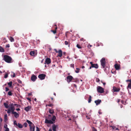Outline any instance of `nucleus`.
Masks as SVG:
<instances>
[{"mask_svg":"<svg viewBox=\"0 0 131 131\" xmlns=\"http://www.w3.org/2000/svg\"><path fill=\"white\" fill-rule=\"evenodd\" d=\"M3 59L6 62L10 63L11 62L12 58L8 56L5 55L4 56Z\"/></svg>","mask_w":131,"mask_h":131,"instance_id":"1","label":"nucleus"},{"mask_svg":"<svg viewBox=\"0 0 131 131\" xmlns=\"http://www.w3.org/2000/svg\"><path fill=\"white\" fill-rule=\"evenodd\" d=\"M101 64L103 68H104L105 67L106 61L105 58H102L100 60Z\"/></svg>","mask_w":131,"mask_h":131,"instance_id":"2","label":"nucleus"},{"mask_svg":"<svg viewBox=\"0 0 131 131\" xmlns=\"http://www.w3.org/2000/svg\"><path fill=\"white\" fill-rule=\"evenodd\" d=\"M97 91L100 93H102L104 92V91L103 88L100 86H98L97 87Z\"/></svg>","mask_w":131,"mask_h":131,"instance_id":"3","label":"nucleus"},{"mask_svg":"<svg viewBox=\"0 0 131 131\" xmlns=\"http://www.w3.org/2000/svg\"><path fill=\"white\" fill-rule=\"evenodd\" d=\"M67 82L68 83L71 82L72 80L74 79L73 77L70 75L68 76L67 77Z\"/></svg>","mask_w":131,"mask_h":131,"instance_id":"4","label":"nucleus"},{"mask_svg":"<svg viewBox=\"0 0 131 131\" xmlns=\"http://www.w3.org/2000/svg\"><path fill=\"white\" fill-rule=\"evenodd\" d=\"M46 75L44 74H41L39 75L38 78L41 80H43L46 77Z\"/></svg>","mask_w":131,"mask_h":131,"instance_id":"5","label":"nucleus"},{"mask_svg":"<svg viewBox=\"0 0 131 131\" xmlns=\"http://www.w3.org/2000/svg\"><path fill=\"white\" fill-rule=\"evenodd\" d=\"M13 104H10L9 105V106L10 107L9 108L10 109L12 113L15 112L14 111L15 110V108L14 106H13Z\"/></svg>","mask_w":131,"mask_h":131,"instance_id":"6","label":"nucleus"},{"mask_svg":"<svg viewBox=\"0 0 131 131\" xmlns=\"http://www.w3.org/2000/svg\"><path fill=\"white\" fill-rule=\"evenodd\" d=\"M120 90V88H116L115 86L113 87V90L114 92H118Z\"/></svg>","mask_w":131,"mask_h":131,"instance_id":"7","label":"nucleus"},{"mask_svg":"<svg viewBox=\"0 0 131 131\" xmlns=\"http://www.w3.org/2000/svg\"><path fill=\"white\" fill-rule=\"evenodd\" d=\"M51 62V60L49 58H47L45 60V64H48L50 63Z\"/></svg>","mask_w":131,"mask_h":131,"instance_id":"8","label":"nucleus"},{"mask_svg":"<svg viewBox=\"0 0 131 131\" xmlns=\"http://www.w3.org/2000/svg\"><path fill=\"white\" fill-rule=\"evenodd\" d=\"M37 78L36 76L34 74L32 75L31 77V80L33 81H35Z\"/></svg>","mask_w":131,"mask_h":131,"instance_id":"9","label":"nucleus"},{"mask_svg":"<svg viewBox=\"0 0 131 131\" xmlns=\"http://www.w3.org/2000/svg\"><path fill=\"white\" fill-rule=\"evenodd\" d=\"M45 123L47 124H53V122L51 120H48L47 119H46L45 120Z\"/></svg>","mask_w":131,"mask_h":131,"instance_id":"10","label":"nucleus"},{"mask_svg":"<svg viewBox=\"0 0 131 131\" xmlns=\"http://www.w3.org/2000/svg\"><path fill=\"white\" fill-rule=\"evenodd\" d=\"M31 107L30 106H29L25 107L24 110L26 112H28L30 110L31 108Z\"/></svg>","mask_w":131,"mask_h":131,"instance_id":"11","label":"nucleus"},{"mask_svg":"<svg viewBox=\"0 0 131 131\" xmlns=\"http://www.w3.org/2000/svg\"><path fill=\"white\" fill-rule=\"evenodd\" d=\"M114 67L116 70H118L120 69V67L119 65H118L117 64H116L114 65Z\"/></svg>","mask_w":131,"mask_h":131,"instance_id":"12","label":"nucleus"},{"mask_svg":"<svg viewBox=\"0 0 131 131\" xmlns=\"http://www.w3.org/2000/svg\"><path fill=\"white\" fill-rule=\"evenodd\" d=\"M94 102L96 103V105H98L101 102V100L98 99L95 101Z\"/></svg>","mask_w":131,"mask_h":131,"instance_id":"13","label":"nucleus"},{"mask_svg":"<svg viewBox=\"0 0 131 131\" xmlns=\"http://www.w3.org/2000/svg\"><path fill=\"white\" fill-rule=\"evenodd\" d=\"M58 56L61 57L62 56V52L61 50H59L58 51Z\"/></svg>","mask_w":131,"mask_h":131,"instance_id":"14","label":"nucleus"},{"mask_svg":"<svg viewBox=\"0 0 131 131\" xmlns=\"http://www.w3.org/2000/svg\"><path fill=\"white\" fill-rule=\"evenodd\" d=\"M12 114L14 115V116L16 118H18L19 116V114L17 113L16 112H15L12 113Z\"/></svg>","mask_w":131,"mask_h":131,"instance_id":"15","label":"nucleus"},{"mask_svg":"<svg viewBox=\"0 0 131 131\" xmlns=\"http://www.w3.org/2000/svg\"><path fill=\"white\" fill-rule=\"evenodd\" d=\"M26 122L29 124V126L30 127V128H31V126L32 125V124H34L32 122H31L30 121H29L28 120H27L26 121Z\"/></svg>","mask_w":131,"mask_h":131,"instance_id":"16","label":"nucleus"},{"mask_svg":"<svg viewBox=\"0 0 131 131\" xmlns=\"http://www.w3.org/2000/svg\"><path fill=\"white\" fill-rule=\"evenodd\" d=\"M57 127V125H56L55 124L53 125L52 126L53 130V131H56V128Z\"/></svg>","mask_w":131,"mask_h":131,"instance_id":"17","label":"nucleus"},{"mask_svg":"<svg viewBox=\"0 0 131 131\" xmlns=\"http://www.w3.org/2000/svg\"><path fill=\"white\" fill-rule=\"evenodd\" d=\"M31 129L30 128V131H35V126L34 124H32V125L31 126Z\"/></svg>","mask_w":131,"mask_h":131,"instance_id":"18","label":"nucleus"},{"mask_svg":"<svg viewBox=\"0 0 131 131\" xmlns=\"http://www.w3.org/2000/svg\"><path fill=\"white\" fill-rule=\"evenodd\" d=\"M91 67L92 68H94L96 69H97L98 68V66L97 64H94L92 65Z\"/></svg>","mask_w":131,"mask_h":131,"instance_id":"19","label":"nucleus"},{"mask_svg":"<svg viewBox=\"0 0 131 131\" xmlns=\"http://www.w3.org/2000/svg\"><path fill=\"white\" fill-rule=\"evenodd\" d=\"M7 114H6L4 115V121L5 122H6L7 120Z\"/></svg>","mask_w":131,"mask_h":131,"instance_id":"20","label":"nucleus"},{"mask_svg":"<svg viewBox=\"0 0 131 131\" xmlns=\"http://www.w3.org/2000/svg\"><path fill=\"white\" fill-rule=\"evenodd\" d=\"M5 51L4 49L1 46H0V52H4Z\"/></svg>","mask_w":131,"mask_h":131,"instance_id":"21","label":"nucleus"},{"mask_svg":"<svg viewBox=\"0 0 131 131\" xmlns=\"http://www.w3.org/2000/svg\"><path fill=\"white\" fill-rule=\"evenodd\" d=\"M17 126H18L19 128H23V126L22 124H21L18 123Z\"/></svg>","mask_w":131,"mask_h":131,"instance_id":"22","label":"nucleus"},{"mask_svg":"<svg viewBox=\"0 0 131 131\" xmlns=\"http://www.w3.org/2000/svg\"><path fill=\"white\" fill-rule=\"evenodd\" d=\"M49 112L51 114H53L54 113V112L53 110L49 109Z\"/></svg>","mask_w":131,"mask_h":131,"instance_id":"23","label":"nucleus"},{"mask_svg":"<svg viewBox=\"0 0 131 131\" xmlns=\"http://www.w3.org/2000/svg\"><path fill=\"white\" fill-rule=\"evenodd\" d=\"M35 52L34 51H31L30 52V54L32 56H34Z\"/></svg>","mask_w":131,"mask_h":131,"instance_id":"24","label":"nucleus"},{"mask_svg":"<svg viewBox=\"0 0 131 131\" xmlns=\"http://www.w3.org/2000/svg\"><path fill=\"white\" fill-rule=\"evenodd\" d=\"M4 105L6 108H8L9 107V106L8 104L4 103Z\"/></svg>","mask_w":131,"mask_h":131,"instance_id":"25","label":"nucleus"},{"mask_svg":"<svg viewBox=\"0 0 131 131\" xmlns=\"http://www.w3.org/2000/svg\"><path fill=\"white\" fill-rule=\"evenodd\" d=\"M12 82L11 81L10 82L8 83L7 84L8 85H9V86L10 87H11L12 85Z\"/></svg>","mask_w":131,"mask_h":131,"instance_id":"26","label":"nucleus"},{"mask_svg":"<svg viewBox=\"0 0 131 131\" xmlns=\"http://www.w3.org/2000/svg\"><path fill=\"white\" fill-rule=\"evenodd\" d=\"M9 40L11 42H13L14 41V38L12 37H10Z\"/></svg>","mask_w":131,"mask_h":131,"instance_id":"27","label":"nucleus"},{"mask_svg":"<svg viewBox=\"0 0 131 131\" xmlns=\"http://www.w3.org/2000/svg\"><path fill=\"white\" fill-rule=\"evenodd\" d=\"M91 95H89V97L88 100V102L89 103H90L91 101Z\"/></svg>","mask_w":131,"mask_h":131,"instance_id":"28","label":"nucleus"},{"mask_svg":"<svg viewBox=\"0 0 131 131\" xmlns=\"http://www.w3.org/2000/svg\"><path fill=\"white\" fill-rule=\"evenodd\" d=\"M56 119V117L54 115L53 116V117L51 119V120L52 121H55Z\"/></svg>","mask_w":131,"mask_h":131,"instance_id":"29","label":"nucleus"},{"mask_svg":"<svg viewBox=\"0 0 131 131\" xmlns=\"http://www.w3.org/2000/svg\"><path fill=\"white\" fill-rule=\"evenodd\" d=\"M77 47L79 49H81L82 48V47L80 45L77 44Z\"/></svg>","mask_w":131,"mask_h":131,"instance_id":"30","label":"nucleus"},{"mask_svg":"<svg viewBox=\"0 0 131 131\" xmlns=\"http://www.w3.org/2000/svg\"><path fill=\"white\" fill-rule=\"evenodd\" d=\"M53 105L51 104H48L46 105V106H48L50 107H52Z\"/></svg>","mask_w":131,"mask_h":131,"instance_id":"31","label":"nucleus"},{"mask_svg":"<svg viewBox=\"0 0 131 131\" xmlns=\"http://www.w3.org/2000/svg\"><path fill=\"white\" fill-rule=\"evenodd\" d=\"M127 87L130 89H131V82L128 84Z\"/></svg>","mask_w":131,"mask_h":131,"instance_id":"32","label":"nucleus"},{"mask_svg":"<svg viewBox=\"0 0 131 131\" xmlns=\"http://www.w3.org/2000/svg\"><path fill=\"white\" fill-rule=\"evenodd\" d=\"M80 69L78 68H76V70H75V72L77 73H78L79 72Z\"/></svg>","mask_w":131,"mask_h":131,"instance_id":"33","label":"nucleus"},{"mask_svg":"<svg viewBox=\"0 0 131 131\" xmlns=\"http://www.w3.org/2000/svg\"><path fill=\"white\" fill-rule=\"evenodd\" d=\"M11 112L10 109L9 108H8L7 110V113L8 114H10L11 113Z\"/></svg>","mask_w":131,"mask_h":131,"instance_id":"34","label":"nucleus"},{"mask_svg":"<svg viewBox=\"0 0 131 131\" xmlns=\"http://www.w3.org/2000/svg\"><path fill=\"white\" fill-rule=\"evenodd\" d=\"M8 94L9 96H11L12 95V93L11 91H9L8 92Z\"/></svg>","mask_w":131,"mask_h":131,"instance_id":"35","label":"nucleus"},{"mask_svg":"<svg viewBox=\"0 0 131 131\" xmlns=\"http://www.w3.org/2000/svg\"><path fill=\"white\" fill-rule=\"evenodd\" d=\"M4 127L6 129H8V128L7 127V125L6 124H5L4 125Z\"/></svg>","mask_w":131,"mask_h":131,"instance_id":"36","label":"nucleus"},{"mask_svg":"<svg viewBox=\"0 0 131 131\" xmlns=\"http://www.w3.org/2000/svg\"><path fill=\"white\" fill-rule=\"evenodd\" d=\"M14 125H16V126H17L18 124H17L16 121H15L14 122Z\"/></svg>","mask_w":131,"mask_h":131,"instance_id":"37","label":"nucleus"},{"mask_svg":"<svg viewBox=\"0 0 131 131\" xmlns=\"http://www.w3.org/2000/svg\"><path fill=\"white\" fill-rule=\"evenodd\" d=\"M51 31L53 32L54 34H55L56 33V30H51Z\"/></svg>","mask_w":131,"mask_h":131,"instance_id":"38","label":"nucleus"},{"mask_svg":"<svg viewBox=\"0 0 131 131\" xmlns=\"http://www.w3.org/2000/svg\"><path fill=\"white\" fill-rule=\"evenodd\" d=\"M23 125L25 127H26L27 126V124L25 122L23 124Z\"/></svg>","mask_w":131,"mask_h":131,"instance_id":"39","label":"nucleus"},{"mask_svg":"<svg viewBox=\"0 0 131 131\" xmlns=\"http://www.w3.org/2000/svg\"><path fill=\"white\" fill-rule=\"evenodd\" d=\"M17 81L19 83H20V84H21L22 83L21 81H20V80L18 79L17 80Z\"/></svg>","mask_w":131,"mask_h":131,"instance_id":"40","label":"nucleus"},{"mask_svg":"<svg viewBox=\"0 0 131 131\" xmlns=\"http://www.w3.org/2000/svg\"><path fill=\"white\" fill-rule=\"evenodd\" d=\"M93 131H97V129L94 127L92 128Z\"/></svg>","mask_w":131,"mask_h":131,"instance_id":"41","label":"nucleus"},{"mask_svg":"<svg viewBox=\"0 0 131 131\" xmlns=\"http://www.w3.org/2000/svg\"><path fill=\"white\" fill-rule=\"evenodd\" d=\"M8 77V74H6L4 75V78H7Z\"/></svg>","mask_w":131,"mask_h":131,"instance_id":"42","label":"nucleus"},{"mask_svg":"<svg viewBox=\"0 0 131 131\" xmlns=\"http://www.w3.org/2000/svg\"><path fill=\"white\" fill-rule=\"evenodd\" d=\"M121 103H122V104H124V105H125V103L126 102H124V101L123 100H121Z\"/></svg>","mask_w":131,"mask_h":131,"instance_id":"43","label":"nucleus"},{"mask_svg":"<svg viewBox=\"0 0 131 131\" xmlns=\"http://www.w3.org/2000/svg\"><path fill=\"white\" fill-rule=\"evenodd\" d=\"M96 81L97 82H99L100 81V80L99 78H97L96 79Z\"/></svg>","mask_w":131,"mask_h":131,"instance_id":"44","label":"nucleus"},{"mask_svg":"<svg viewBox=\"0 0 131 131\" xmlns=\"http://www.w3.org/2000/svg\"><path fill=\"white\" fill-rule=\"evenodd\" d=\"M69 44V42L67 41H65V44L66 45H67Z\"/></svg>","mask_w":131,"mask_h":131,"instance_id":"45","label":"nucleus"},{"mask_svg":"<svg viewBox=\"0 0 131 131\" xmlns=\"http://www.w3.org/2000/svg\"><path fill=\"white\" fill-rule=\"evenodd\" d=\"M9 90V89L7 88L6 87L5 88V91L6 92L8 91Z\"/></svg>","mask_w":131,"mask_h":131,"instance_id":"46","label":"nucleus"},{"mask_svg":"<svg viewBox=\"0 0 131 131\" xmlns=\"http://www.w3.org/2000/svg\"><path fill=\"white\" fill-rule=\"evenodd\" d=\"M126 82H129L130 83L131 82V79L130 80H126Z\"/></svg>","mask_w":131,"mask_h":131,"instance_id":"47","label":"nucleus"},{"mask_svg":"<svg viewBox=\"0 0 131 131\" xmlns=\"http://www.w3.org/2000/svg\"><path fill=\"white\" fill-rule=\"evenodd\" d=\"M70 66L71 67H72L73 68H74V64H71L70 65Z\"/></svg>","mask_w":131,"mask_h":131,"instance_id":"48","label":"nucleus"},{"mask_svg":"<svg viewBox=\"0 0 131 131\" xmlns=\"http://www.w3.org/2000/svg\"><path fill=\"white\" fill-rule=\"evenodd\" d=\"M110 127H111L113 129H115V126H110Z\"/></svg>","mask_w":131,"mask_h":131,"instance_id":"49","label":"nucleus"},{"mask_svg":"<svg viewBox=\"0 0 131 131\" xmlns=\"http://www.w3.org/2000/svg\"><path fill=\"white\" fill-rule=\"evenodd\" d=\"M36 130L37 131H40L39 128L38 127H36Z\"/></svg>","mask_w":131,"mask_h":131,"instance_id":"50","label":"nucleus"},{"mask_svg":"<svg viewBox=\"0 0 131 131\" xmlns=\"http://www.w3.org/2000/svg\"><path fill=\"white\" fill-rule=\"evenodd\" d=\"M16 107H21L20 105L18 104H17V105L16 106Z\"/></svg>","mask_w":131,"mask_h":131,"instance_id":"51","label":"nucleus"},{"mask_svg":"<svg viewBox=\"0 0 131 131\" xmlns=\"http://www.w3.org/2000/svg\"><path fill=\"white\" fill-rule=\"evenodd\" d=\"M6 48H9V44H8L6 45Z\"/></svg>","mask_w":131,"mask_h":131,"instance_id":"52","label":"nucleus"},{"mask_svg":"<svg viewBox=\"0 0 131 131\" xmlns=\"http://www.w3.org/2000/svg\"><path fill=\"white\" fill-rule=\"evenodd\" d=\"M10 104H13V106H16L17 104H13V103H11Z\"/></svg>","mask_w":131,"mask_h":131,"instance_id":"53","label":"nucleus"},{"mask_svg":"<svg viewBox=\"0 0 131 131\" xmlns=\"http://www.w3.org/2000/svg\"><path fill=\"white\" fill-rule=\"evenodd\" d=\"M51 117V115H49L48 116V117H47V118L48 119H49L50 118V117Z\"/></svg>","mask_w":131,"mask_h":131,"instance_id":"54","label":"nucleus"},{"mask_svg":"<svg viewBox=\"0 0 131 131\" xmlns=\"http://www.w3.org/2000/svg\"><path fill=\"white\" fill-rule=\"evenodd\" d=\"M54 26H56V27L55 28V30H56H56H57V28H57V26L56 25H54Z\"/></svg>","mask_w":131,"mask_h":131,"instance_id":"55","label":"nucleus"},{"mask_svg":"<svg viewBox=\"0 0 131 131\" xmlns=\"http://www.w3.org/2000/svg\"><path fill=\"white\" fill-rule=\"evenodd\" d=\"M91 47L92 46L91 45H90V44H89L88 46V47L89 48H90V47Z\"/></svg>","mask_w":131,"mask_h":131,"instance_id":"56","label":"nucleus"},{"mask_svg":"<svg viewBox=\"0 0 131 131\" xmlns=\"http://www.w3.org/2000/svg\"><path fill=\"white\" fill-rule=\"evenodd\" d=\"M3 40H4V42H6V38H4Z\"/></svg>","mask_w":131,"mask_h":131,"instance_id":"57","label":"nucleus"},{"mask_svg":"<svg viewBox=\"0 0 131 131\" xmlns=\"http://www.w3.org/2000/svg\"><path fill=\"white\" fill-rule=\"evenodd\" d=\"M5 131H9V129H5Z\"/></svg>","mask_w":131,"mask_h":131,"instance_id":"58","label":"nucleus"},{"mask_svg":"<svg viewBox=\"0 0 131 131\" xmlns=\"http://www.w3.org/2000/svg\"><path fill=\"white\" fill-rule=\"evenodd\" d=\"M16 110L17 111H19L20 110L19 108H16Z\"/></svg>","mask_w":131,"mask_h":131,"instance_id":"59","label":"nucleus"},{"mask_svg":"<svg viewBox=\"0 0 131 131\" xmlns=\"http://www.w3.org/2000/svg\"><path fill=\"white\" fill-rule=\"evenodd\" d=\"M27 99L29 101H31V100H30V98H27Z\"/></svg>","mask_w":131,"mask_h":131,"instance_id":"60","label":"nucleus"},{"mask_svg":"<svg viewBox=\"0 0 131 131\" xmlns=\"http://www.w3.org/2000/svg\"><path fill=\"white\" fill-rule=\"evenodd\" d=\"M13 77H15V73H14L13 74Z\"/></svg>","mask_w":131,"mask_h":131,"instance_id":"61","label":"nucleus"},{"mask_svg":"<svg viewBox=\"0 0 131 131\" xmlns=\"http://www.w3.org/2000/svg\"><path fill=\"white\" fill-rule=\"evenodd\" d=\"M73 85V86H75V88L77 87V86L75 84H74Z\"/></svg>","mask_w":131,"mask_h":131,"instance_id":"62","label":"nucleus"},{"mask_svg":"<svg viewBox=\"0 0 131 131\" xmlns=\"http://www.w3.org/2000/svg\"><path fill=\"white\" fill-rule=\"evenodd\" d=\"M54 50L55 51V52H56V53H58V51L57 49H54Z\"/></svg>","mask_w":131,"mask_h":131,"instance_id":"63","label":"nucleus"},{"mask_svg":"<svg viewBox=\"0 0 131 131\" xmlns=\"http://www.w3.org/2000/svg\"><path fill=\"white\" fill-rule=\"evenodd\" d=\"M0 120L1 122H2L3 121V119L1 118H0Z\"/></svg>","mask_w":131,"mask_h":131,"instance_id":"64","label":"nucleus"}]
</instances>
